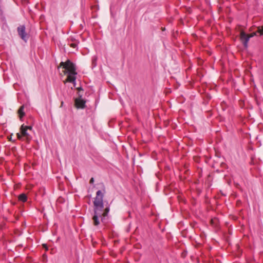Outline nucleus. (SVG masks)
Wrapping results in <instances>:
<instances>
[{"label":"nucleus","instance_id":"obj_5","mask_svg":"<svg viewBox=\"0 0 263 263\" xmlns=\"http://www.w3.org/2000/svg\"><path fill=\"white\" fill-rule=\"evenodd\" d=\"M17 32L19 36L21 38L26 42L28 37L27 33L25 32V27L24 25L20 26L17 27Z\"/></svg>","mask_w":263,"mask_h":263},{"label":"nucleus","instance_id":"obj_7","mask_svg":"<svg viewBox=\"0 0 263 263\" xmlns=\"http://www.w3.org/2000/svg\"><path fill=\"white\" fill-rule=\"evenodd\" d=\"M24 106L23 105L20 107L19 109L18 110V114L19 115L20 118L21 119L24 116L25 112H24Z\"/></svg>","mask_w":263,"mask_h":263},{"label":"nucleus","instance_id":"obj_14","mask_svg":"<svg viewBox=\"0 0 263 263\" xmlns=\"http://www.w3.org/2000/svg\"><path fill=\"white\" fill-rule=\"evenodd\" d=\"M77 89L78 90V91H80V90H82L81 87H79V88H77Z\"/></svg>","mask_w":263,"mask_h":263},{"label":"nucleus","instance_id":"obj_2","mask_svg":"<svg viewBox=\"0 0 263 263\" xmlns=\"http://www.w3.org/2000/svg\"><path fill=\"white\" fill-rule=\"evenodd\" d=\"M60 66H62L65 69V74H68L66 82L72 83L75 85L76 79L75 76L77 74L75 65L68 60L65 62H61Z\"/></svg>","mask_w":263,"mask_h":263},{"label":"nucleus","instance_id":"obj_4","mask_svg":"<svg viewBox=\"0 0 263 263\" xmlns=\"http://www.w3.org/2000/svg\"><path fill=\"white\" fill-rule=\"evenodd\" d=\"M20 132L21 133H17V137L19 140H22L23 137H25L26 140L29 141L31 139V137L30 135L28 130H27L25 128V126L22 125L20 128Z\"/></svg>","mask_w":263,"mask_h":263},{"label":"nucleus","instance_id":"obj_6","mask_svg":"<svg viewBox=\"0 0 263 263\" xmlns=\"http://www.w3.org/2000/svg\"><path fill=\"white\" fill-rule=\"evenodd\" d=\"M85 103L86 101L82 99L81 96L75 100V105L79 108H84L85 107Z\"/></svg>","mask_w":263,"mask_h":263},{"label":"nucleus","instance_id":"obj_8","mask_svg":"<svg viewBox=\"0 0 263 263\" xmlns=\"http://www.w3.org/2000/svg\"><path fill=\"white\" fill-rule=\"evenodd\" d=\"M27 197L25 194H22L18 196V200L23 202L27 201Z\"/></svg>","mask_w":263,"mask_h":263},{"label":"nucleus","instance_id":"obj_13","mask_svg":"<svg viewBox=\"0 0 263 263\" xmlns=\"http://www.w3.org/2000/svg\"><path fill=\"white\" fill-rule=\"evenodd\" d=\"M43 248L46 250H48V248H47V246L45 244H44L43 245Z\"/></svg>","mask_w":263,"mask_h":263},{"label":"nucleus","instance_id":"obj_11","mask_svg":"<svg viewBox=\"0 0 263 263\" xmlns=\"http://www.w3.org/2000/svg\"><path fill=\"white\" fill-rule=\"evenodd\" d=\"M25 128L27 130L31 131L32 130V127L30 126H25Z\"/></svg>","mask_w":263,"mask_h":263},{"label":"nucleus","instance_id":"obj_15","mask_svg":"<svg viewBox=\"0 0 263 263\" xmlns=\"http://www.w3.org/2000/svg\"><path fill=\"white\" fill-rule=\"evenodd\" d=\"M64 102L63 101L61 102V107H62L63 105Z\"/></svg>","mask_w":263,"mask_h":263},{"label":"nucleus","instance_id":"obj_9","mask_svg":"<svg viewBox=\"0 0 263 263\" xmlns=\"http://www.w3.org/2000/svg\"><path fill=\"white\" fill-rule=\"evenodd\" d=\"M78 43V42L77 41H75V42L69 43V45L70 47H71L73 48H75L77 47Z\"/></svg>","mask_w":263,"mask_h":263},{"label":"nucleus","instance_id":"obj_3","mask_svg":"<svg viewBox=\"0 0 263 263\" xmlns=\"http://www.w3.org/2000/svg\"><path fill=\"white\" fill-rule=\"evenodd\" d=\"M256 33L253 32L250 34H247L244 31H241L240 33V38L243 43L244 47L246 48L248 47V42L250 39L256 35Z\"/></svg>","mask_w":263,"mask_h":263},{"label":"nucleus","instance_id":"obj_12","mask_svg":"<svg viewBox=\"0 0 263 263\" xmlns=\"http://www.w3.org/2000/svg\"><path fill=\"white\" fill-rule=\"evenodd\" d=\"M93 182H94V179H93V178H91L90 180L89 183L90 184H92V183H93Z\"/></svg>","mask_w":263,"mask_h":263},{"label":"nucleus","instance_id":"obj_1","mask_svg":"<svg viewBox=\"0 0 263 263\" xmlns=\"http://www.w3.org/2000/svg\"><path fill=\"white\" fill-rule=\"evenodd\" d=\"M102 190L96 193V196L93 202L94 205V215L92 218L93 224L98 226L100 223V218L102 223L106 222V218L108 216L109 212V207L104 208L103 203V197L106 192L104 185L102 183Z\"/></svg>","mask_w":263,"mask_h":263},{"label":"nucleus","instance_id":"obj_10","mask_svg":"<svg viewBox=\"0 0 263 263\" xmlns=\"http://www.w3.org/2000/svg\"><path fill=\"white\" fill-rule=\"evenodd\" d=\"M257 32L260 35H263V26L258 28Z\"/></svg>","mask_w":263,"mask_h":263}]
</instances>
